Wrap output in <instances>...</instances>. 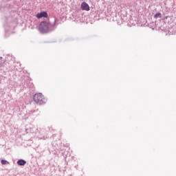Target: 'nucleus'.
<instances>
[{
    "mask_svg": "<svg viewBox=\"0 0 176 176\" xmlns=\"http://www.w3.org/2000/svg\"><path fill=\"white\" fill-rule=\"evenodd\" d=\"M2 57L1 56H0V64H1V63H2Z\"/></svg>",
    "mask_w": 176,
    "mask_h": 176,
    "instance_id": "1a4fd4ad",
    "label": "nucleus"
},
{
    "mask_svg": "<svg viewBox=\"0 0 176 176\" xmlns=\"http://www.w3.org/2000/svg\"><path fill=\"white\" fill-rule=\"evenodd\" d=\"M0 84H1V81H0Z\"/></svg>",
    "mask_w": 176,
    "mask_h": 176,
    "instance_id": "9d476101",
    "label": "nucleus"
},
{
    "mask_svg": "<svg viewBox=\"0 0 176 176\" xmlns=\"http://www.w3.org/2000/svg\"><path fill=\"white\" fill-rule=\"evenodd\" d=\"M33 100L36 104H38V105H42L46 102V99L42 94H35L33 97Z\"/></svg>",
    "mask_w": 176,
    "mask_h": 176,
    "instance_id": "f03ea898",
    "label": "nucleus"
},
{
    "mask_svg": "<svg viewBox=\"0 0 176 176\" xmlns=\"http://www.w3.org/2000/svg\"><path fill=\"white\" fill-rule=\"evenodd\" d=\"M34 134H38L39 133V129L38 128H34Z\"/></svg>",
    "mask_w": 176,
    "mask_h": 176,
    "instance_id": "6e6552de",
    "label": "nucleus"
},
{
    "mask_svg": "<svg viewBox=\"0 0 176 176\" xmlns=\"http://www.w3.org/2000/svg\"><path fill=\"white\" fill-rule=\"evenodd\" d=\"M1 164H6V163H7L8 164H9V162H8V161L5 160H2L1 161Z\"/></svg>",
    "mask_w": 176,
    "mask_h": 176,
    "instance_id": "0eeeda50",
    "label": "nucleus"
},
{
    "mask_svg": "<svg viewBox=\"0 0 176 176\" xmlns=\"http://www.w3.org/2000/svg\"><path fill=\"white\" fill-rule=\"evenodd\" d=\"M37 19H42V17H47V12H41L36 14Z\"/></svg>",
    "mask_w": 176,
    "mask_h": 176,
    "instance_id": "20e7f679",
    "label": "nucleus"
},
{
    "mask_svg": "<svg viewBox=\"0 0 176 176\" xmlns=\"http://www.w3.org/2000/svg\"><path fill=\"white\" fill-rule=\"evenodd\" d=\"M80 8L82 10H86L87 12H89V10H90V6H89V4H87V3H86L85 1L81 3Z\"/></svg>",
    "mask_w": 176,
    "mask_h": 176,
    "instance_id": "7ed1b4c3",
    "label": "nucleus"
},
{
    "mask_svg": "<svg viewBox=\"0 0 176 176\" xmlns=\"http://www.w3.org/2000/svg\"><path fill=\"white\" fill-rule=\"evenodd\" d=\"M157 17H162V13L157 12L154 15V19H157Z\"/></svg>",
    "mask_w": 176,
    "mask_h": 176,
    "instance_id": "423d86ee",
    "label": "nucleus"
},
{
    "mask_svg": "<svg viewBox=\"0 0 176 176\" xmlns=\"http://www.w3.org/2000/svg\"><path fill=\"white\" fill-rule=\"evenodd\" d=\"M16 163L18 166H25V164H27V162H25V160H19L17 161Z\"/></svg>",
    "mask_w": 176,
    "mask_h": 176,
    "instance_id": "39448f33",
    "label": "nucleus"
},
{
    "mask_svg": "<svg viewBox=\"0 0 176 176\" xmlns=\"http://www.w3.org/2000/svg\"><path fill=\"white\" fill-rule=\"evenodd\" d=\"M57 21V19H54V23L51 24L48 21H43L41 22L38 30L41 34H47L49 32H52V31H54L56 30V22Z\"/></svg>",
    "mask_w": 176,
    "mask_h": 176,
    "instance_id": "f257e3e1",
    "label": "nucleus"
}]
</instances>
